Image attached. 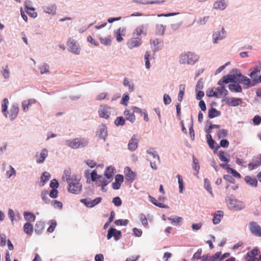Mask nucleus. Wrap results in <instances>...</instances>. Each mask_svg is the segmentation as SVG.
I'll return each instance as SVG.
<instances>
[{
    "label": "nucleus",
    "instance_id": "nucleus-62",
    "mask_svg": "<svg viewBox=\"0 0 261 261\" xmlns=\"http://www.w3.org/2000/svg\"><path fill=\"white\" fill-rule=\"evenodd\" d=\"M163 100L165 105H168L171 102V99L170 97L166 94L164 95Z\"/></svg>",
    "mask_w": 261,
    "mask_h": 261
},
{
    "label": "nucleus",
    "instance_id": "nucleus-43",
    "mask_svg": "<svg viewBox=\"0 0 261 261\" xmlns=\"http://www.w3.org/2000/svg\"><path fill=\"white\" fill-rule=\"evenodd\" d=\"M185 87L184 85H180L179 86V92L178 95V100L179 101H181L183 98V96L185 93Z\"/></svg>",
    "mask_w": 261,
    "mask_h": 261
},
{
    "label": "nucleus",
    "instance_id": "nucleus-25",
    "mask_svg": "<svg viewBox=\"0 0 261 261\" xmlns=\"http://www.w3.org/2000/svg\"><path fill=\"white\" fill-rule=\"evenodd\" d=\"M50 174L47 172H44L42 173L40 177V182L39 186H43L50 179Z\"/></svg>",
    "mask_w": 261,
    "mask_h": 261
},
{
    "label": "nucleus",
    "instance_id": "nucleus-7",
    "mask_svg": "<svg viewBox=\"0 0 261 261\" xmlns=\"http://www.w3.org/2000/svg\"><path fill=\"white\" fill-rule=\"evenodd\" d=\"M141 37L139 36H134L127 43L128 47L132 49L140 46L141 44Z\"/></svg>",
    "mask_w": 261,
    "mask_h": 261
},
{
    "label": "nucleus",
    "instance_id": "nucleus-11",
    "mask_svg": "<svg viewBox=\"0 0 261 261\" xmlns=\"http://www.w3.org/2000/svg\"><path fill=\"white\" fill-rule=\"evenodd\" d=\"M97 136L99 139L106 140L108 136L107 127L106 125L101 124L99 126L97 132Z\"/></svg>",
    "mask_w": 261,
    "mask_h": 261
},
{
    "label": "nucleus",
    "instance_id": "nucleus-54",
    "mask_svg": "<svg viewBox=\"0 0 261 261\" xmlns=\"http://www.w3.org/2000/svg\"><path fill=\"white\" fill-rule=\"evenodd\" d=\"M125 123V120L123 117H118L115 121V124L117 126L123 125Z\"/></svg>",
    "mask_w": 261,
    "mask_h": 261
},
{
    "label": "nucleus",
    "instance_id": "nucleus-30",
    "mask_svg": "<svg viewBox=\"0 0 261 261\" xmlns=\"http://www.w3.org/2000/svg\"><path fill=\"white\" fill-rule=\"evenodd\" d=\"M44 228V223L42 221H38L36 223L35 231L37 234H40Z\"/></svg>",
    "mask_w": 261,
    "mask_h": 261
},
{
    "label": "nucleus",
    "instance_id": "nucleus-8",
    "mask_svg": "<svg viewBox=\"0 0 261 261\" xmlns=\"http://www.w3.org/2000/svg\"><path fill=\"white\" fill-rule=\"evenodd\" d=\"M224 100L227 105L231 107L238 106L242 102L241 98L236 97H225Z\"/></svg>",
    "mask_w": 261,
    "mask_h": 261
},
{
    "label": "nucleus",
    "instance_id": "nucleus-59",
    "mask_svg": "<svg viewBox=\"0 0 261 261\" xmlns=\"http://www.w3.org/2000/svg\"><path fill=\"white\" fill-rule=\"evenodd\" d=\"M112 202L114 204V205L116 206H119L122 204V201H121L120 198L119 197H114L113 199Z\"/></svg>",
    "mask_w": 261,
    "mask_h": 261
},
{
    "label": "nucleus",
    "instance_id": "nucleus-61",
    "mask_svg": "<svg viewBox=\"0 0 261 261\" xmlns=\"http://www.w3.org/2000/svg\"><path fill=\"white\" fill-rule=\"evenodd\" d=\"M129 96L128 95L124 94L121 99V103L126 106L127 105V102L129 100Z\"/></svg>",
    "mask_w": 261,
    "mask_h": 261
},
{
    "label": "nucleus",
    "instance_id": "nucleus-20",
    "mask_svg": "<svg viewBox=\"0 0 261 261\" xmlns=\"http://www.w3.org/2000/svg\"><path fill=\"white\" fill-rule=\"evenodd\" d=\"M225 31L223 28L221 32H215L213 35V41L214 43H217L219 40H222L225 37Z\"/></svg>",
    "mask_w": 261,
    "mask_h": 261
},
{
    "label": "nucleus",
    "instance_id": "nucleus-9",
    "mask_svg": "<svg viewBox=\"0 0 261 261\" xmlns=\"http://www.w3.org/2000/svg\"><path fill=\"white\" fill-rule=\"evenodd\" d=\"M113 237L116 241L119 240L121 237V231L116 230L115 228H111L108 231L107 239L110 240Z\"/></svg>",
    "mask_w": 261,
    "mask_h": 261
},
{
    "label": "nucleus",
    "instance_id": "nucleus-41",
    "mask_svg": "<svg viewBox=\"0 0 261 261\" xmlns=\"http://www.w3.org/2000/svg\"><path fill=\"white\" fill-rule=\"evenodd\" d=\"M81 202L86 205L87 206L89 207H92L95 206L96 204L94 203V201H88L87 199H82L81 200Z\"/></svg>",
    "mask_w": 261,
    "mask_h": 261
},
{
    "label": "nucleus",
    "instance_id": "nucleus-56",
    "mask_svg": "<svg viewBox=\"0 0 261 261\" xmlns=\"http://www.w3.org/2000/svg\"><path fill=\"white\" fill-rule=\"evenodd\" d=\"M177 178H178V182L179 184V192L180 193H182L183 189H184V183L182 179L181 178L180 175H177L176 176Z\"/></svg>",
    "mask_w": 261,
    "mask_h": 261
},
{
    "label": "nucleus",
    "instance_id": "nucleus-46",
    "mask_svg": "<svg viewBox=\"0 0 261 261\" xmlns=\"http://www.w3.org/2000/svg\"><path fill=\"white\" fill-rule=\"evenodd\" d=\"M193 168L194 170L196 171L197 173H198L200 169V166L198 160L194 156L193 157Z\"/></svg>",
    "mask_w": 261,
    "mask_h": 261
},
{
    "label": "nucleus",
    "instance_id": "nucleus-37",
    "mask_svg": "<svg viewBox=\"0 0 261 261\" xmlns=\"http://www.w3.org/2000/svg\"><path fill=\"white\" fill-rule=\"evenodd\" d=\"M123 85L128 87L129 91L132 92L134 90V85L133 83H130L126 78H124L123 80Z\"/></svg>",
    "mask_w": 261,
    "mask_h": 261
},
{
    "label": "nucleus",
    "instance_id": "nucleus-45",
    "mask_svg": "<svg viewBox=\"0 0 261 261\" xmlns=\"http://www.w3.org/2000/svg\"><path fill=\"white\" fill-rule=\"evenodd\" d=\"M46 13L54 14L56 11V7L55 5H51L50 6L45 8L44 10Z\"/></svg>",
    "mask_w": 261,
    "mask_h": 261
},
{
    "label": "nucleus",
    "instance_id": "nucleus-10",
    "mask_svg": "<svg viewBox=\"0 0 261 261\" xmlns=\"http://www.w3.org/2000/svg\"><path fill=\"white\" fill-rule=\"evenodd\" d=\"M238 76L239 77L238 80V82L245 86V88L254 86V84L251 83L250 80L247 76L243 75L241 74H238Z\"/></svg>",
    "mask_w": 261,
    "mask_h": 261
},
{
    "label": "nucleus",
    "instance_id": "nucleus-64",
    "mask_svg": "<svg viewBox=\"0 0 261 261\" xmlns=\"http://www.w3.org/2000/svg\"><path fill=\"white\" fill-rule=\"evenodd\" d=\"M253 123L255 125H259L261 123V117L259 115H256L253 119Z\"/></svg>",
    "mask_w": 261,
    "mask_h": 261
},
{
    "label": "nucleus",
    "instance_id": "nucleus-58",
    "mask_svg": "<svg viewBox=\"0 0 261 261\" xmlns=\"http://www.w3.org/2000/svg\"><path fill=\"white\" fill-rule=\"evenodd\" d=\"M57 226V222L55 220H52L50 226L47 229V231L53 232Z\"/></svg>",
    "mask_w": 261,
    "mask_h": 261
},
{
    "label": "nucleus",
    "instance_id": "nucleus-55",
    "mask_svg": "<svg viewBox=\"0 0 261 261\" xmlns=\"http://www.w3.org/2000/svg\"><path fill=\"white\" fill-rule=\"evenodd\" d=\"M128 220H121L118 219L115 221L114 223L116 225H126L128 224Z\"/></svg>",
    "mask_w": 261,
    "mask_h": 261
},
{
    "label": "nucleus",
    "instance_id": "nucleus-13",
    "mask_svg": "<svg viewBox=\"0 0 261 261\" xmlns=\"http://www.w3.org/2000/svg\"><path fill=\"white\" fill-rule=\"evenodd\" d=\"M68 45L70 50L75 54L79 55L80 53V48L76 41L70 39L68 41Z\"/></svg>",
    "mask_w": 261,
    "mask_h": 261
},
{
    "label": "nucleus",
    "instance_id": "nucleus-2",
    "mask_svg": "<svg viewBox=\"0 0 261 261\" xmlns=\"http://www.w3.org/2000/svg\"><path fill=\"white\" fill-rule=\"evenodd\" d=\"M198 60V57L194 53L189 51L181 54L179 57V62L180 64H188L193 65Z\"/></svg>",
    "mask_w": 261,
    "mask_h": 261
},
{
    "label": "nucleus",
    "instance_id": "nucleus-50",
    "mask_svg": "<svg viewBox=\"0 0 261 261\" xmlns=\"http://www.w3.org/2000/svg\"><path fill=\"white\" fill-rule=\"evenodd\" d=\"M182 219V218L179 217H176L174 218H168V220L170 221L171 223L174 225L179 224L181 222Z\"/></svg>",
    "mask_w": 261,
    "mask_h": 261
},
{
    "label": "nucleus",
    "instance_id": "nucleus-24",
    "mask_svg": "<svg viewBox=\"0 0 261 261\" xmlns=\"http://www.w3.org/2000/svg\"><path fill=\"white\" fill-rule=\"evenodd\" d=\"M224 215L223 212L222 211H217L215 212L213 218V222L214 224H219L221 220V218Z\"/></svg>",
    "mask_w": 261,
    "mask_h": 261
},
{
    "label": "nucleus",
    "instance_id": "nucleus-36",
    "mask_svg": "<svg viewBox=\"0 0 261 261\" xmlns=\"http://www.w3.org/2000/svg\"><path fill=\"white\" fill-rule=\"evenodd\" d=\"M23 215L26 221H32L34 222L35 220L36 216L32 213L24 212Z\"/></svg>",
    "mask_w": 261,
    "mask_h": 261
},
{
    "label": "nucleus",
    "instance_id": "nucleus-14",
    "mask_svg": "<svg viewBox=\"0 0 261 261\" xmlns=\"http://www.w3.org/2000/svg\"><path fill=\"white\" fill-rule=\"evenodd\" d=\"M259 252V250L257 248H254L248 252L245 257L246 261H256L255 256L258 254Z\"/></svg>",
    "mask_w": 261,
    "mask_h": 261
},
{
    "label": "nucleus",
    "instance_id": "nucleus-34",
    "mask_svg": "<svg viewBox=\"0 0 261 261\" xmlns=\"http://www.w3.org/2000/svg\"><path fill=\"white\" fill-rule=\"evenodd\" d=\"M149 198L150 200V201L153 203L155 205L157 206H159V207H161V208H167L168 206L167 205L162 203H160L158 201V200L154 197L151 196H149Z\"/></svg>",
    "mask_w": 261,
    "mask_h": 261
},
{
    "label": "nucleus",
    "instance_id": "nucleus-35",
    "mask_svg": "<svg viewBox=\"0 0 261 261\" xmlns=\"http://www.w3.org/2000/svg\"><path fill=\"white\" fill-rule=\"evenodd\" d=\"M25 8L27 9V13L32 17L35 18L37 16V12L35 11V9L32 7H29L27 4H25Z\"/></svg>",
    "mask_w": 261,
    "mask_h": 261
},
{
    "label": "nucleus",
    "instance_id": "nucleus-16",
    "mask_svg": "<svg viewBox=\"0 0 261 261\" xmlns=\"http://www.w3.org/2000/svg\"><path fill=\"white\" fill-rule=\"evenodd\" d=\"M151 45H153L154 51H157L163 47V42L162 40L159 39H152L150 41Z\"/></svg>",
    "mask_w": 261,
    "mask_h": 261
},
{
    "label": "nucleus",
    "instance_id": "nucleus-31",
    "mask_svg": "<svg viewBox=\"0 0 261 261\" xmlns=\"http://www.w3.org/2000/svg\"><path fill=\"white\" fill-rule=\"evenodd\" d=\"M208 117L210 118H213L221 115V112L220 111H217L215 108L213 107L208 110Z\"/></svg>",
    "mask_w": 261,
    "mask_h": 261
},
{
    "label": "nucleus",
    "instance_id": "nucleus-60",
    "mask_svg": "<svg viewBox=\"0 0 261 261\" xmlns=\"http://www.w3.org/2000/svg\"><path fill=\"white\" fill-rule=\"evenodd\" d=\"M48 192L47 191H43L41 192V198L43 201H45V203H48V201L49 200L47 197Z\"/></svg>",
    "mask_w": 261,
    "mask_h": 261
},
{
    "label": "nucleus",
    "instance_id": "nucleus-57",
    "mask_svg": "<svg viewBox=\"0 0 261 261\" xmlns=\"http://www.w3.org/2000/svg\"><path fill=\"white\" fill-rule=\"evenodd\" d=\"M8 103H9L8 99L6 98H4V99L3 100V102L2 106L3 113H5L6 112Z\"/></svg>",
    "mask_w": 261,
    "mask_h": 261
},
{
    "label": "nucleus",
    "instance_id": "nucleus-52",
    "mask_svg": "<svg viewBox=\"0 0 261 261\" xmlns=\"http://www.w3.org/2000/svg\"><path fill=\"white\" fill-rule=\"evenodd\" d=\"M228 135V131L226 129H220L218 133V137L219 139L224 138Z\"/></svg>",
    "mask_w": 261,
    "mask_h": 261
},
{
    "label": "nucleus",
    "instance_id": "nucleus-4",
    "mask_svg": "<svg viewBox=\"0 0 261 261\" xmlns=\"http://www.w3.org/2000/svg\"><path fill=\"white\" fill-rule=\"evenodd\" d=\"M226 200L227 201V205L230 210L238 211L243 209L244 207L243 203L238 201L235 199L229 197L226 199Z\"/></svg>",
    "mask_w": 261,
    "mask_h": 261
},
{
    "label": "nucleus",
    "instance_id": "nucleus-42",
    "mask_svg": "<svg viewBox=\"0 0 261 261\" xmlns=\"http://www.w3.org/2000/svg\"><path fill=\"white\" fill-rule=\"evenodd\" d=\"M226 155L228 156V155L224 151H220L219 152V157L220 160L222 162L228 163L229 162V160L226 158Z\"/></svg>",
    "mask_w": 261,
    "mask_h": 261
},
{
    "label": "nucleus",
    "instance_id": "nucleus-48",
    "mask_svg": "<svg viewBox=\"0 0 261 261\" xmlns=\"http://www.w3.org/2000/svg\"><path fill=\"white\" fill-rule=\"evenodd\" d=\"M222 80L223 83L226 84L230 82H234V76L232 75H227L226 76H224Z\"/></svg>",
    "mask_w": 261,
    "mask_h": 261
},
{
    "label": "nucleus",
    "instance_id": "nucleus-5",
    "mask_svg": "<svg viewBox=\"0 0 261 261\" xmlns=\"http://www.w3.org/2000/svg\"><path fill=\"white\" fill-rule=\"evenodd\" d=\"M218 85L220 86L216 89V98L226 97V96L228 95V92L225 87L222 85L221 80L218 82Z\"/></svg>",
    "mask_w": 261,
    "mask_h": 261
},
{
    "label": "nucleus",
    "instance_id": "nucleus-22",
    "mask_svg": "<svg viewBox=\"0 0 261 261\" xmlns=\"http://www.w3.org/2000/svg\"><path fill=\"white\" fill-rule=\"evenodd\" d=\"M138 140L135 136H134L129 140L128 144V148L130 150L134 151L138 147Z\"/></svg>",
    "mask_w": 261,
    "mask_h": 261
},
{
    "label": "nucleus",
    "instance_id": "nucleus-12",
    "mask_svg": "<svg viewBox=\"0 0 261 261\" xmlns=\"http://www.w3.org/2000/svg\"><path fill=\"white\" fill-rule=\"evenodd\" d=\"M124 174L125 180L129 182H132L136 176L135 173L133 172L128 167H127L124 169Z\"/></svg>",
    "mask_w": 261,
    "mask_h": 261
},
{
    "label": "nucleus",
    "instance_id": "nucleus-26",
    "mask_svg": "<svg viewBox=\"0 0 261 261\" xmlns=\"http://www.w3.org/2000/svg\"><path fill=\"white\" fill-rule=\"evenodd\" d=\"M246 182L252 187H256L257 186V180L255 177L250 176H246L245 178Z\"/></svg>",
    "mask_w": 261,
    "mask_h": 261
},
{
    "label": "nucleus",
    "instance_id": "nucleus-44",
    "mask_svg": "<svg viewBox=\"0 0 261 261\" xmlns=\"http://www.w3.org/2000/svg\"><path fill=\"white\" fill-rule=\"evenodd\" d=\"M226 170L229 173H231L234 177L238 178H241L240 174L233 169L228 167Z\"/></svg>",
    "mask_w": 261,
    "mask_h": 261
},
{
    "label": "nucleus",
    "instance_id": "nucleus-1",
    "mask_svg": "<svg viewBox=\"0 0 261 261\" xmlns=\"http://www.w3.org/2000/svg\"><path fill=\"white\" fill-rule=\"evenodd\" d=\"M81 178L75 175L72 176V179L68 183V191L69 192L77 194L82 189V185L80 182Z\"/></svg>",
    "mask_w": 261,
    "mask_h": 261
},
{
    "label": "nucleus",
    "instance_id": "nucleus-28",
    "mask_svg": "<svg viewBox=\"0 0 261 261\" xmlns=\"http://www.w3.org/2000/svg\"><path fill=\"white\" fill-rule=\"evenodd\" d=\"M33 229V225L30 222L25 223L23 226V231L28 235H32Z\"/></svg>",
    "mask_w": 261,
    "mask_h": 261
},
{
    "label": "nucleus",
    "instance_id": "nucleus-47",
    "mask_svg": "<svg viewBox=\"0 0 261 261\" xmlns=\"http://www.w3.org/2000/svg\"><path fill=\"white\" fill-rule=\"evenodd\" d=\"M150 57V53L149 51H146L145 54L144 59L145 62V66L147 69H149L150 67L149 58Z\"/></svg>",
    "mask_w": 261,
    "mask_h": 261
},
{
    "label": "nucleus",
    "instance_id": "nucleus-19",
    "mask_svg": "<svg viewBox=\"0 0 261 261\" xmlns=\"http://www.w3.org/2000/svg\"><path fill=\"white\" fill-rule=\"evenodd\" d=\"M48 155V151L46 149H43L40 153L36 155V161L38 163H42L44 162Z\"/></svg>",
    "mask_w": 261,
    "mask_h": 261
},
{
    "label": "nucleus",
    "instance_id": "nucleus-21",
    "mask_svg": "<svg viewBox=\"0 0 261 261\" xmlns=\"http://www.w3.org/2000/svg\"><path fill=\"white\" fill-rule=\"evenodd\" d=\"M19 112V108L17 105H13L11 108L9 112V117L11 120H13L16 118Z\"/></svg>",
    "mask_w": 261,
    "mask_h": 261
},
{
    "label": "nucleus",
    "instance_id": "nucleus-51",
    "mask_svg": "<svg viewBox=\"0 0 261 261\" xmlns=\"http://www.w3.org/2000/svg\"><path fill=\"white\" fill-rule=\"evenodd\" d=\"M206 139L207 140V143L210 147L212 149L214 148L215 141L212 139V136L210 134L206 135Z\"/></svg>",
    "mask_w": 261,
    "mask_h": 261
},
{
    "label": "nucleus",
    "instance_id": "nucleus-6",
    "mask_svg": "<svg viewBox=\"0 0 261 261\" xmlns=\"http://www.w3.org/2000/svg\"><path fill=\"white\" fill-rule=\"evenodd\" d=\"M249 228L253 234L257 237H261V228L256 222H250L249 224Z\"/></svg>",
    "mask_w": 261,
    "mask_h": 261
},
{
    "label": "nucleus",
    "instance_id": "nucleus-63",
    "mask_svg": "<svg viewBox=\"0 0 261 261\" xmlns=\"http://www.w3.org/2000/svg\"><path fill=\"white\" fill-rule=\"evenodd\" d=\"M58 194V191L57 190L55 189H53L49 193V196L53 198H55L57 197Z\"/></svg>",
    "mask_w": 261,
    "mask_h": 261
},
{
    "label": "nucleus",
    "instance_id": "nucleus-3",
    "mask_svg": "<svg viewBox=\"0 0 261 261\" xmlns=\"http://www.w3.org/2000/svg\"><path fill=\"white\" fill-rule=\"evenodd\" d=\"M66 144L69 147L76 149L80 147H84L87 145V142L83 138H75L66 141Z\"/></svg>",
    "mask_w": 261,
    "mask_h": 261
},
{
    "label": "nucleus",
    "instance_id": "nucleus-53",
    "mask_svg": "<svg viewBox=\"0 0 261 261\" xmlns=\"http://www.w3.org/2000/svg\"><path fill=\"white\" fill-rule=\"evenodd\" d=\"M39 69L41 74L47 73L49 72V66L47 64H44L39 68Z\"/></svg>",
    "mask_w": 261,
    "mask_h": 261
},
{
    "label": "nucleus",
    "instance_id": "nucleus-38",
    "mask_svg": "<svg viewBox=\"0 0 261 261\" xmlns=\"http://www.w3.org/2000/svg\"><path fill=\"white\" fill-rule=\"evenodd\" d=\"M147 153L151 155L154 159H156L158 162H160V158L156 151L153 148H150L147 150Z\"/></svg>",
    "mask_w": 261,
    "mask_h": 261
},
{
    "label": "nucleus",
    "instance_id": "nucleus-27",
    "mask_svg": "<svg viewBox=\"0 0 261 261\" xmlns=\"http://www.w3.org/2000/svg\"><path fill=\"white\" fill-rule=\"evenodd\" d=\"M228 88L231 92H241L242 91L241 86L239 84L236 83L229 84Z\"/></svg>",
    "mask_w": 261,
    "mask_h": 261
},
{
    "label": "nucleus",
    "instance_id": "nucleus-39",
    "mask_svg": "<svg viewBox=\"0 0 261 261\" xmlns=\"http://www.w3.org/2000/svg\"><path fill=\"white\" fill-rule=\"evenodd\" d=\"M204 186L205 189L212 195H213L212 188L211 187V183L207 178L204 179Z\"/></svg>",
    "mask_w": 261,
    "mask_h": 261
},
{
    "label": "nucleus",
    "instance_id": "nucleus-15",
    "mask_svg": "<svg viewBox=\"0 0 261 261\" xmlns=\"http://www.w3.org/2000/svg\"><path fill=\"white\" fill-rule=\"evenodd\" d=\"M126 33V29L124 28H119L114 32L116 40L118 42H120L122 41L123 39L122 37L124 36Z\"/></svg>",
    "mask_w": 261,
    "mask_h": 261
},
{
    "label": "nucleus",
    "instance_id": "nucleus-23",
    "mask_svg": "<svg viewBox=\"0 0 261 261\" xmlns=\"http://www.w3.org/2000/svg\"><path fill=\"white\" fill-rule=\"evenodd\" d=\"M147 34V28L144 25H141L138 26L135 30V32L134 33V36H139L142 34L146 35Z\"/></svg>",
    "mask_w": 261,
    "mask_h": 261
},
{
    "label": "nucleus",
    "instance_id": "nucleus-29",
    "mask_svg": "<svg viewBox=\"0 0 261 261\" xmlns=\"http://www.w3.org/2000/svg\"><path fill=\"white\" fill-rule=\"evenodd\" d=\"M125 119L131 122H134L135 121L136 117L133 112H131L128 110H126L124 112Z\"/></svg>",
    "mask_w": 261,
    "mask_h": 261
},
{
    "label": "nucleus",
    "instance_id": "nucleus-40",
    "mask_svg": "<svg viewBox=\"0 0 261 261\" xmlns=\"http://www.w3.org/2000/svg\"><path fill=\"white\" fill-rule=\"evenodd\" d=\"M63 179L67 182L72 179L71 177V171L70 170H65L63 175Z\"/></svg>",
    "mask_w": 261,
    "mask_h": 261
},
{
    "label": "nucleus",
    "instance_id": "nucleus-32",
    "mask_svg": "<svg viewBox=\"0 0 261 261\" xmlns=\"http://www.w3.org/2000/svg\"><path fill=\"white\" fill-rule=\"evenodd\" d=\"M226 6V4L224 0L216 2L214 4V8L215 9L224 10Z\"/></svg>",
    "mask_w": 261,
    "mask_h": 261
},
{
    "label": "nucleus",
    "instance_id": "nucleus-33",
    "mask_svg": "<svg viewBox=\"0 0 261 261\" xmlns=\"http://www.w3.org/2000/svg\"><path fill=\"white\" fill-rule=\"evenodd\" d=\"M114 173V168L111 167H109L106 168L105 171V175L108 179L113 178Z\"/></svg>",
    "mask_w": 261,
    "mask_h": 261
},
{
    "label": "nucleus",
    "instance_id": "nucleus-17",
    "mask_svg": "<svg viewBox=\"0 0 261 261\" xmlns=\"http://www.w3.org/2000/svg\"><path fill=\"white\" fill-rule=\"evenodd\" d=\"M110 108L106 106H100L99 109V116L101 117L107 119L109 117L110 113L109 111Z\"/></svg>",
    "mask_w": 261,
    "mask_h": 261
},
{
    "label": "nucleus",
    "instance_id": "nucleus-18",
    "mask_svg": "<svg viewBox=\"0 0 261 261\" xmlns=\"http://www.w3.org/2000/svg\"><path fill=\"white\" fill-rule=\"evenodd\" d=\"M260 68H261L260 67L256 66L249 75L251 78L252 79L253 84H254V85L259 83V82H258V81L256 80H258V79L259 76H258L257 74L259 72H260Z\"/></svg>",
    "mask_w": 261,
    "mask_h": 261
},
{
    "label": "nucleus",
    "instance_id": "nucleus-49",
    "mask_svg": "<svg viewBox=\"0 0 261 261\" xmlns=\"http://www.w3.org/2000/svg\"><path fill=\"white\" fill-rule=\"evenodd\" d=\"M100 41L101 43L105 45H110L112 41L111 37V36H109L108 37L101 38H100Z\"/></svg>",
    "mask_w": 261,
    "mask_h": 261
}]
</instances>
